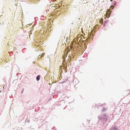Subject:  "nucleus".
<instances>
[{
  "instance_id": "nucleus-1",
  "label": "nucleus",
  "mask_w": 130,
  "mask_h": 130,
  "mask_svg": "<svg viewBox=\"0 0 130 130\" xmlns=\"http://www.w3.org/2000/svg\"><path fill=\"white\" fill-rule=\"evenodd\" d=\"M110 9H107L106 11V17H108L110 15V14L111 12V11H110Z\"/></svg>"
},
{
  "instance_id": "nucleus-2",
  "label": "nucleus",
  "mask_w": 130,
  "mask_h": 130,
  "mask_svg": "<svg viewBox=\"0 0 130 130\" xmlns=\"http://www.w3.org/2000/svg\"><path fill=\"white\" fill-rule=\"evenodd\" d=\"M112 129L113 130H118V129L117 127L116 126H114L112 127Z\"/></svg>"
},
{
  "instance_id": "nucleus-3",
  "label": "nucleus",
  "mask_w": 130,
  "mask_h": 130,
  "mask_svg": "<svg viewBox=\"0 0 130 130\" xmlns=\"http://www.w3.org/2000/svg\"><path fill=\"white\" fill-rule=\"evenodd\" d=\"M40 75H38L36 77V79L37 80H39L40 79Z\"/></svg>"
},
{
  "instance_id": "nucleus-4",
  "label": "nucleus",
  "mask_w": 130,
  "mask_h": 130,
  "mask_svg": "<svg viewBox=\"0 0 130 130\" xmlns=\"http://www.w3.org/2000/svg\"><path fill=\"white\" fill-rule=\"evenodd\" d=\"M44 53H42V55H41V56H44Z\"/></svg>"
},
{
  "instance_id": "nucleus-5",
  "label": "nucleus",
  "mask_w": 130,
  "mask_h": 130,
  "mask_svg": "<svg viewBox=\"0 0 130 130\" xmlns=\"http://www.w3.org/2000/svg\"><path fill=\"white\" fill-rule=\"evenodd\" d=\"M103 110H105V108L104 107H103Z\"/></svg>"
},
{
  "instance_id": "nucleus-6",
  "label": "nucleus",
  "mask_w": 130,
  "mask_h": 130,
  "mask_svg": "<svg viewBox=\"0 0 130 130\" xmlns=\"http://www.w3.org/2000/svg\"><path fill=\"white\" fill-rule=\"evenodd\" d=\"M103 115H104V116H106V114H104Z\"/></svg>"
},
{
  "instance_id": "nucleus-7",
  "label": "nucleus",
  "mask_w": 130,
  "mask_h": 130,
  "mask_svg": "<svg viewBox=\"0 0 130 130\" xmlns=\"http://www.w3.org/2000/svg\"><path fill=\"white\" fill-rule=\"evenodd\" d=\"M103 21H100L101 23H102V24L103 23Z\"/></svg>"
},
{
  "instance_id": "nucleus-8",
  "label": "nucleus",
  "mask_w": 130,
  "mask_h": 130,
  "mask_svg": "<svg viewBox=\"0 0 130 130\" xmlns=\"http://www.w3.org/2000/svg\"><path fill=\"white\" fill-rule=\"evenodd\" d=\"M111 1H112V0H110Z\"/></svg>"
},
{
  "instance_id": "nucleus-9",
  "label": "nucleus",
  "mask_w": 130,
  "mask_h": 130,
  "mask_svg": "<svg viewBox=\"0 0 130 130\" xmlns=\"http://www.w3.org/2000/svg\"><path fill=\"white\" fill-rule=\"evenodd\" d=\"M7 45H9V44H7Z\"/></svg>"
},
{
  "instance_id": "nucleus-10",
  "label": "nucleus",
  "mask_w": 130,
  "mask_h": 130,
  "mask_svg": "<svg viewBox=\"0 0 130 130\" xmlns=\"http://www.w3.org/2000/svg\"><path fill=\"white\" fill-rule=\"evenodd\" d=\"M111 7H113V6H112Z\"/></svg>"
}]
</instances>
